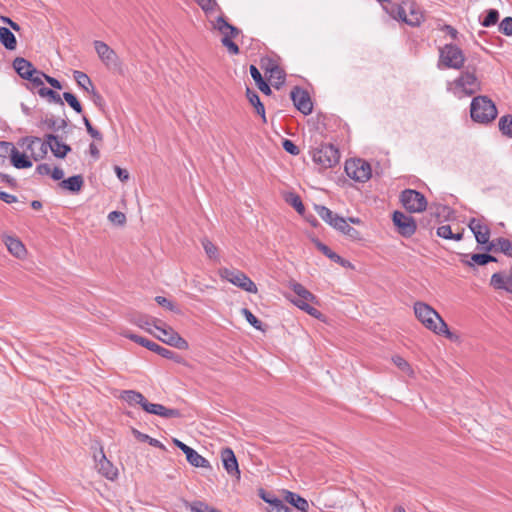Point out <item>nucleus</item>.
Masks as SVG:
<instances>
[{
  "mask_svg": "<svg viewBox=\"0 0 512 512\" xmlns=\"http://www.w3.org/2000/svg\"><path fill=\"white\" fill-rule=\"evenodd\" d=\"M414 313L416 318L435 334L444 335L451 341L458 339V336L449 330L446 322L430 305L424 302H416L414 304Z\"/></svg>",
  "mask_w": 512,
  "mask_h": 512,
  "instance_id": "nucleus-1",
  "label": "nucleus"
},
{
  "mask_svg": "<svg viewBox=\"0 0 512 512\" xmlns=\"http://www.w3.org/2000/svg\"><path fill=\"white\" fill-rule=\"evenodd\" d=\"M471 118L478 123H489L497 116L495 104L486 96L473 98L470 106Z\"/></svg>",
  "mask_w": 512,
  "mask_h": 512,
  "instance_id": "nucleus-2",
  "label": "nucleus"
},
{
  "mask_svg": "<svg viewBox=\"0 0 512 512\" xmlns=\"http://www.w3.org/2000/svg\"><path fill=\"white\" fill-rule=\"evenodd\" d=\"M211 23L213 29L219 31L222 34V45L227 48L230 54L237 55L239 53V47L235 42H233L232 39L240 34V30L237 27L229 24L223 16L217 17Z\"/></svg>",
  "mask_w": 512,
  "mask_h": 512,
  "instance_id": "nucleus-3",
  "label": "nucleus"
},
{
  "mask_svg": "<svg viewBox=\"0 0 512 512\" xmlns=\"http://www.w3.org/2000/svg\"><path fill=\"white\" fill-rule=\"evenodd\" d=\"M390 14L394 19L401 20L410 26H418L423 21V13L414 3L394 5Z\"/></svg>",
  "mask_w": 512,
  "mask_h": 512,
  "instance_id": "nucleus-4",
  "label": "nucleus"
},
{
  "mask_svg": "<svg viewBox=\"0 0 512 512\" xmlns=\"http://www.w3.org/2000/svg\"><path fill=\"white\" fill-rule=\"evenodd\" d=\"M153 327L158 331V334L154 335L163 343L181 350L188 349V342L170 326H167L161 321H154Z\"/></svg>",
  "mask_w": 512,
  "mask_h": 512,
  "instance_id": "nucleus-5",
  "label": "nucleus"
},
{
  "mask_svg": "<svg viewBox=\"0 0 512 512\" xmlns=\"http://www.w3.org/2000/svg\"><path fill=\"white\" fill-rule=\"evenodd\" d=\"M221 279L241 288L249 293H257L255 283L242 271L237 269L221 268L218 271Z\"/></svg>",
  "mask_w": 512,
  "mask_h": 512,
  "instance_id": "nucleus-6",
  "label": "nucleus"
},
{
  "mask_svg": "<svg viewBox=\"0 0 512 512\" xmlns=\"http://www.w3.org/2000/svg\"><path fill=\"white\" fill-rule=\"evenodd\" d=\"M312 159L321 168L327 169L338 164L340 155L332 144H323L312 151Z\"/></svg>",
  "mask_w": 512,
  "mask_h": 512,
  "instance_id": "nucleus-7",
  "label": "nucleus"
},
{
  "mask_svg": "<svg viewBox=\"0 0 512 512\" xmlns=\"http://www.w3.org/2000/svg\"><path fill=\"white\" fill-rule=\"evenodd\" d=\"M453 92L457 97L469 96L480 90V82L474 72L465 71L453 82Z\"/></svg>",
  "mask_w": 512,
  "mask_h": 512,
  "instance_id": "nucleus-8",
  "label": "nucleus"
},
{
  "mask_svg": "<svg viewBox=\"0 0 512 512\" xmlns=\"http://www.w3.org/2000/svg\"><path fill=\"white\" fill-rule=\"evenodd\" d=\"M465 56L462 50L453 44H446L440 49L439 66L446 68L460 69L463 67Z\"/></svg>",
  "mask_w": 512,
  "mask_h": 512,
  "instance_id": "nucleus-9",
  "label": "nucleus"
},
{
  "mask_svg": "<svg viewBox=\"0 0 512 512\" xmlns=\"http://www.w3.org/2000/svg\"><path fill=\"white\" fill-rule=\"evenodd\" d=\"M348 177L358 182H366L372 175L371 166L363 159H350L345 163Z\"/></svg>",
  "mask_w": 512,
  "mask_h": 512,
  "instance_id": "nucleus-10",
  "label": "nucleus"
},
{
  "mask_svg": "<svg viewBox=\"0 0 512 512\" xmlns=\"http://www.w3.org/2000/svg\"><path fill=\"white\" fill-rule=\"evenodd\" d=\"M400 200L405 209L410 213L422 212L427 207V200L425 196L413 189H406L402 191Z\"/></svg>",
  "mask_w": 512,
  "mask_h": 512,
  "instance_id": "nucleus-11",
  "label": "nucleus"
},
{
  "mask_svg": "<svg viewBox=\"0 0 512 512\" xmlns=\"http://www.w3.org/2000/svg\"><path fill=\"white\" fill-rule=\"evenodd\" d=\"M95 51L102 63L109 69H116L120 66L117 53L110 48L105 42L95 40L93 42Z\"/></svg>",
  "mask_w": 512,
  "mask_h": 512,
  "instance_id": "nucleus-12",
  "label": "nucleus"
},
{
  "mask_svg": "<svg viewBox=\"0 0 512 512\" xmlns=\"http://www.w3.org/2000/svg\"><path fill=\"white\" fill-rule=\"evenodd\" d=\"M122 335L124 337L138 343L139 345L149 349L150 351L156 352L157 354L161 355L162 357H164L166 359H173L175 356V353L172 350L162 347V346L158 345L157 343L148 340L147 338L138 336L129 331L122 332Z\"/></svg>",
  "mask_w": 512,
  "mask_h": 512,
  "instance_id": "nucleus-13",
  "label": "nucleus"
},
{
  "mask_svg": "<svg viewBox=\"0 0 512 512\" xmlns=\"http://www.w3.org/2000/svg\"><path fill=\"white\" fill-rule=\"evenodd\" d=\"M392 220L400 235L410 237L415 233L417 226L411 216L395 211Z\"/></svg>",
  "mask_w": 512,
  "mask_h": 512,
  "instance_id": "nucleus-14",
  "label": "nucleus"
},
{
  "mask_svg": "<svg viewBox=\"0 0 512 512\" xmlns=\"http://www.w3.org/2000/svg\"><path fill=\"white\" fill-rule=\"evenodd\" d=\"M291 99L295 107L304 115H308L312 112L313 105L309 94L305 90L299 87L293 88L291 91Z\"/></svg>",
  "mask_w": 512,
  "mask_h": 512,
  "instance_id": "nucleus-15",
  "label": "nucleus"
},
{
  "mask_svg": "<svg viewBox=\"0 0 512 512\" xmlns=\"http://www.w3.org/2000/svg\"><path fill=\"white\" fill-rule=\"evenodd\" d=\"M469 228L475 235L477 243L481 245L488 246L491 242H489L490 238V229L489 227L483 222L482 219L478 218H472L469 221Z\"/></svg>",
  "mask_w": 512,
  "mask_h": 512,
  "instance_id": "nucleus-16",
  "label": "nucleus"
},
{
  "mask_svg": "<svg viewBox=\"0 0 512 512\" xmlns=\"http://www.w3.org/2000/svg\"><path fill=\"white\" fill-rule=\"evenodd\" d=\"M96 461V468L100 474L109 480H114L118 471L114 465L106 458L103 449L101 448L98 455L94 456Z\"/></svg>",
  "mask_w": 512,
  "mask_h": 512,
  "instance_id": "nucleus-17",
  "label": "nucleus"
},
{
  "mask_svg": "<svg viewBox=\"0 0 512 512\" xmlns=\"http://www.w3.org/2000/svg\"><path fill=\"white\" fill-rule=\"evenodd\" d=\"M221 459L223 462L224 469L231 476L240 477V470L238 467V462L236 456L232 449L224 448L221 451Z\"/></svg>",
  "mask_w": 512,
  "mask_h": 512,
  "instance_id": "nucleus-18",
  "label": "nucleus"
},
{
  "mask_svg": "<svg viewBox=\"0 0 512 512\" xmlns=\"http://www.w3.org/2000/svg\"><path fill=\"white\" fill-rule=\"evenodd\" d=\"M45 138L48 140L50 150L57 158H64L71 150L69 145L60 142L58 137L54 134H47Z\"/></svg>",
  "mask_w": 512,
  "mask_h": 512,
  "instance_id": "nucleus-19",
  "label": "nucleus"
},
{
  "mask_svg": "<svg viewBox=\"0 0 512 512\" xmlns=\"http://www.w3.org/2000/svg\"><path fill=\"white\" fill-rule=\"evenodd\" d=\"M13 68L23 79L32 77L36 72V69L32 63L22 57H17L14 59Z\"/></svg>",
  "mask_w": 512,
  "mask_h": 512,
  "instance_id": "nucleus-20",
  "label": "nucleus"
},
{
  "mask_svg": "<svg viewBox=\"0 0 512 512\" xmlns=\"http://www.w3.org/2000/svg\"><path fill=\"white\" fill-rule=\"evenodd\" d=\"M485 250L502 252L506 256L512 258V242L509 239L503 237L494 239L488 246L485 247Z\"/></svg>",
  "mask_w": 512,
  "mask_h": 512,
  "instance_id": "nucleus-21",
  "label": "nucleus"
},
{
  "mask_svg": "<svg viewBox=\"0 0 512 512\" xmlns=\"http://www.w3.org/2000/svg\"><path fill=\"white\" fill-rule=\"evenodd\" d=\"M331 226L352 239H357L359 237V232L351 227L345 218L339 215L334 218V222Z\"/></svg>",
  "mask_w": 512,
  "mask_h": 512,
  "instance_id": "nucleus-22",
  "label": "nucleus"
},
{
  "mask_svg": "<svg viewBox=\"0 0 512 512\" xmlns=\"http://www.w3.org/2000/svg\"><path fill=\"white\" fill-rule=\"evenodd\" d=\"M331 226L352 239H357L359 237V232L351 227L345 218L339 215L334 218V222Z\"/></svg>",
  "mask_w": 512,
  "mask_h": 512,
  "instance_id": "nucleus-23",
  "label": "nucleus"
},
{
  "mask_svg": "<svg viewBox=\"0 0 512 512\" xmlns=\"http://www.w3.org/2000/svg\"><path fill=\"white\" fill-rule=\"evenodd\" d=\"M84 185V179L81 175H74L60 182L59 186L71 193H78Z\"/></svg>",
  "mask_w": 512,
  "mask_h": 512,
  "instance_id": "nucleus-24",
  "label": "nucleus"
},
{
  "mask_svg": "<svg viewBox=\"0 0 512 512\" xmlns=\"http://www.w3.org/2000/svg\"><path fill=\"white\" fill-rule=\"evenodd\" d=\"M284 499L286 502L294 506L300 512H307L309 508L308 501L301 497L300 495L291 492L285 491Z\"/></svg>",
  "mask_w": 512,
  "mask_h": 512,
  "instance_id": "nucleus-25",
  "label": "nucleus"
},
{
  "mask_svg": "<svg viewBox=\"0 0 512 512\" xmlns=\"http://www.w3.org/2000/svg\"><path fill=\"white\" fill-rule=\"evenodd\" d=\"M291 302L294 305H296L298 308H300L301 310L305 311L310 316H313L314 318L320 319L322 317V313L318 309H316L310 305V303H317V299L316 300H304L301 298H295V299H291Z\"/></svg>",
  "mask_w": 512,
  "mask_h": 512,
  "instance_id": "nucleus-26",
  "label": "nucleus"
},
{
  "mask_svg": "<svg viewBox=\"0 0 512 512\" xmlns=\"http://www.w3.org/2000/svg\"><path fill=\"white\" fill-rule=\"evenodd\" d=\"M316 247L321 251L325 256L331 259L333 262L340 264L343 267L350 266L349 261L343 259L341 256L333 252L327 245L323 244L319 240H314Z\"/></svg>",
  "mask_w": 512,
  "mask_h": 512,
  "instance_id": "nucleus-27",
  "label": "nucleus"
},
{
  "mask_svg": "<svg viewBox=\"0 0 512 512\" xmlns=\"http://www.w3.org/2000/svg\"><path fill=\"white\" fill-rule=\"evenodd\" d=\"M0 42L8 50L12 51L16 49V37L11 30L6 27H0Z\"/></svg>",
  "mask_w": 512,
  "mask_h": 512,
  "instance_id": "nucleus-28",
  "label": "nucleus"
},
{
  "mask_svg": "<svg viewBox=\"0 0 512 512\" xmlns=\"http://www.w3.org/2000/svg\"><path fill=\"white\" fill-rule=\"evenodd\" d=\"M288 287L296 294L297 298L304 300H316V296L308 291L302 284L291 280L288 283Z\"/></svg>",
  "mask_w": 512,
  "mask_h": 512,
  "instance_id": "nucleus-29",
  "label": "nucleus"
},
{
  "mask_svg": "<svg viewBox=\"0 0 512 512\" xmlns=\"http://www.w3.org/2000/svg\"><path fill=\"white\" fill-rule=\"evenodd\" d=\"M5 244L9 252L14 256L18 258L24 256L26 249L20 240L13 237H7Z\"/></svg>",
  "mask_w": 512,
  "mask_h": 512,
  "instance_id": "nucleus-30",
  "label": "nucleus"
},
{
  "mask_svg": "<svg viewBox=\"0 0 512 512\" xmlns=\"http://www.w3.org/2000/svg\"><path fill=\"white\" fill-rule=\"evenodd\" d=\"M12 165L17 169H24L32 167V162L28 159V157L20 153L16 148L10 157Z\"/></svg>",
  "mask_w": 512,
  "mask_h": 512,
  "instance_id": "nucleus-31",
  "label": "nucleus"
},
{
  "mask_svg": "<svg viewBox=\"0 0 512 512\" xmlns=\"http://www.w3.org/2000/svg\"><path fill=\"white\" fill-rule=\"evenodd\" d=\"M266 73L269 74L270 80H275L277 84H282L285 79L284 71L274 64L273 62L269 61L268 64L265 66Z\"/></svg>",
  "mask_w": 512,
  "mask_h": 512,
  "instance_id": "nucleus-32",
  "label": "nucleus"
},
{
  "mask_svg": "<svg viewBox=\"0 0 512 512\" xmlns=\"http://www.w3.org/2000/svg\"><path fill=\"white\" fill-rule=\"evenodd\" d=\"M187 461L194 467L210 468L209 461L201 456L197 451L191 449L186 454Z\"/></svg>",
  "mask_w": 512,
  "mask_h": 512,
  "instance_id": "nucleus-33",
  "label": "nucleus"
},
{
  "mask_svg": "<svg viewBox=\"0 0 512 512\" xmlns=\"http://www.w3.org/2000/svg\"><path fill=\"white\" fill-rule=\"evenodd\" d=\"M246 95L250 104L256 109L257 114L261 115L265 121V108L262 102L260 101L257 92L251 90L250 88H247Z\"/></svg>",
  "mask_w": 512,
  "mask_h": 512,
  "instance_id": "nucleus-34",
  "label": "nucleus"
},
{
  "mask_svg": "<svg viewBox=\"0 0 512 512\" xmlns=\"http://www.w3.org/2000/svg\"><path fill=\"white\" fill-rule=\"evenodd\" d=\"M250 74L253 80L256 82L259 90L264 94L269 95L271 93V89L269 85L263 80L262 75L256 66H250Z\"/></svg>",
  "mask_w": 512,
  "mask_h": 512,
  "instance_id": "nucleus-35",
  "label": "nucleus"
},
{
  "mask_svg": "<svg viewBox=\"0 0 512 512\" xmlns=\"http://www.w3.org/2000/svg\"><path fill=\"white\" fill-rule=\"evenodd\" d=\"M120 397L130 405L139 404L141 407L146 399L140 392L134 390H124Z\"/></svg>",
  "mask_w": 512,
  "mask_h": 512,
  "instance_id": "nucleus-36",
  "label": "nucleus"
},
{
  "mask_svg": "<svg viewBox=\"0 0 512 512\" xmlns=\"http://www.w3.org/2000/svg\"><path fill=\"white\" fill-rule=\"evenodd\" d=\"M315 211L319 217L330 226L333 224L334 218L338 216V214H335L333 211L323 205H315Z\"/></svg>",
  "mask_w": 512,
  "mask_h": 512,
  "instance_id": "nucleus-37",
  "label": "nucleus"
},
{
  "mask_svg": "<svg viewBox=\"0 0 512 512\" xmlns=\"http://www.w3.org/2000/svg\"><path fill=\"white\" fill-rule=\"evenodd\" d=\"M203 249L209 259L219 261V251L216 245H214L208 238L201 240Z\"/></svg>",
  "mask_w": 512,
  "mask_h": 512,
  "instance_id": "nucleus-38",
  "label": "nucleus"
},
{
  "mask_svg": "<svg viewBox=\"0 0 512 512\" xmlns=\"http://www.w3.org/2000/svg\"><path fill=\"white\" fill-rule=\"evenodd\" d=\"M73 78L76 81L78 87L82 90L91 87L92 81L86 73L75 70L73 72Z\"/></svg>",
  "mask_w": 512,
  "mask_h": 512,
  "instance_id": "nucleus-39",
  "label": "nucleus"
},
{
  "mask_svg": "<svg viewBox=\"0 0 512 512\" xmlns=\"http://www.w3.org/2000/svg\"><path fill=\"white\" fill-rule=\"evenodd\" d=\"M490 284L495 289H503L509 292L508 284H506V276L502 273H494L491 277Z\"/></svg>",
  "mask_w": 512,
  "mask_h": 512,
  "instance_id": "nucleus-40",
  "label": "nucleus"
},
{
  "mask_svg": "<svg viewBox=\"0 0 512 512\" xmlns=\"http://www.w3.org/2000/svg\"><path fill=\"white\" fill-rule=\"evenodd\" d=\"M286 201L300 214L303 215L305 211V207L302 203L300 196L294 193H290L286 197Z\"/></svg>",
  "mask_w": 512,
  "mask_h": 512,
  "instance_id": "nucleus-41",
  "label": "nucleus"
},
{
  "mask_svg": "<svg viewBox=\"0 0 512 512\" xmlns=\"http://www.w3.org/2000/svg\"><path fill=\"white\" fill-rule=\"evenodd\" d=\"M499 129L501 132L512 138V116H503L499 120Z\"/></svg>",
  "mask_w": 512,
  "mask_h": 512,
  "instance_id": "nucleus-42",
  "label": "nucleus"
},
{
  "mask_svg": "<svg viewBox=\"0 0 512 512\" xmlns=\"http://www.w3.org/2000/svg\"><path fill=\"white\" fill-rule=\"evenodd\" d=\"M38 93L41 97H48L50 99V101L63 105V101H62L60 95L52 89H49L46 87H41L39 89Z\"/></svg>",
  "mask_w": 512,
  "mask_h": 512,
  "instance_id": "nucleus-43",
  "label": "nucleus"
},
{
  "mask_svg": "<svg viewBox=\"0 0 512 512\" xmlns=\"http://www.w3.org/2000/svg\"><path fill=\"white\" fill-rule=\"evenodd\" d=\"M63 98L75 112L82 113V106L74 94L64 92Z\"/></svg>",
  "mask_w": 512,
  "mask_h": 512,
  "instance_id": "nucleus-44",
  "label": "nucleus"
},
{
  "mask_svg": "<svg viewBox=\"0 0 512 512\" xmlns=\"http://www.w3.org/2000/svg\"><path fill=\"white\" fill-rule=\"evenodd\" d=\"M393 363L403 372L408 374L409 376L413 375V370L410 366V364L401 356H394L392 358Z\"/></svg>",
  "mask_w": 512,
  "mask_h": 512,
  "instance_id": "nucleus-45",
  "label": "nucleus"
},
{
  "mask_svg": "<svg viewBox=\"0 0 512 512\" xmlns=\"http://www.w3.org/2000/svg\"><path fill=\"white\" fill-rule=\"evenodd\" d=\"M498 18H499L498 11L495 9H490L487 11V14L484 17V19L481 21V24L484 27H490L497 23Z\"/></svg>",
  "mask_w": 512,
  "mask_h": 512,
  "instance_id": "nucleus-46",
  "label": "nucleus"
},
{
  "mask_svg": "<svg viewBox=\"0 0 512 512\" xmlns=\"http://www.w3.org/2000/svg\"><path fill=\"white\" fill-rule=\"evenodd\" d=\"M192 512H221L218 509L208 506L201 501H195L189 505Z\"/></svg>",
  "mask_w": 512,
  "mask_h": 512,
  "instance_id": "nucleus-47",
  "label": "nucleus"
},
{
  "mask_svg": "<svg viewBox=\"0 0 512 512\" xmlns=\"http://www.w3.org/2000/svg\"><path fill=\"white\" fill-rule=\"evenodd\" d=\"M242 314L249 324L258 330H262L261 321L247 308L242 309Z\"/></svg>",
  "mask_w": 512,
  "mask_h": 512,
  "instance_id": "nucleus-48",
  "label": "nucleus"
},
{
  "mask_svg": "<svg viewBox=\"0 0 512 512\" xmlns=\"http://www.w3.org/2000/svg\"><path fill=\"white\" fill-rule=\"evenodd\" d=\"M15 148L16 147L11 142L1 141L0 142V159L4 160L7 157H11Z\"/></svg>",
  "mask_w": 512,
  "mask_h": 512,
  "instance_id": "nucleus-49",
  "label": "nucleus"
},
{
  "mask_svg": "<svg viewBox=\"0 0 512 512\" xmlns=\"http://www.w3.org/2000/svg\"><path fill=\"white\" fill-rule=\"evenodd\" d=\"M154 321H157V320L156 319H150L148 317H139L138 319H136L134 321V323L138 327H140V328L146 330L147 332H149L150 334H154L153 331H152V328H151V327H153Z\"/></svg>",
  "mask_w": 512,
  "mask_h": 512,
  "instance_id": "nucleus-50",
  "label": "nucleus"
},
{
  "mask_svg": "<svg viewBox=\"0 0 512 512\" xmlns=\"http://www.w3.org/2000/svg\"><path fill=\"white\" fill-rule=\"evenodd\" d=\"M162 407H163L162 404L150 403L149 401H147V399H145V401L142 403V408L144 411H146L147 413H150V414L158 415V416L161 413Z\"/></svg>",
  "mask_w": 512,
  "mask_h": 512,
  "instance_id": "nucleus-51",
  "label": "nucleus"
},
{
  "mask_svg": "<svg viewBox=\"0 0 512 512\" xmlns=\"http://www.w3.org/2000/svg\"><path fill=\"white\" fill-rule=\"evenodd\" d=\"M471 260L477 265H485L489 262L496 261V258L490 254H473Z\"/></svg>",
  "mask_w": 512,
  "mask_h": 512,
  "instance_id": "nucleus-52",
  "label": "nucleus"
},
{
  "mask_svg": "<svg viewBox=\"0 0 512 512\" xmlns=\"http://www.w3.org/2000/svg\"><path fill=\"white\" fill-rule=\"evenodd\" d=\"M155 301L162 307L170 310V311H173V312H176V313H179V309L177 308V306L170 300H168L167 298L163 297V296H156L155 297Z\"/></svg>",
  "mask_w": 512,
  "mask_h": 512,
  "instance_id": "nucleus-53",
  "label": "nucleus"
},
{
  "mask_svg": "<svg viewBox=\"0 0 512 512\" xmlns=\"http://www.w3.org/2000/svg\"><path fill=\"white\" fill-rule=\"evenodd\" d=\"M22 142H23V144L26 145V149L28 151H30L32 156L34 157V155L36 153L34 146L37 145L38 143H40V138L34 137V136L25 137L22 139Z\"/></svg>",
  "mask_w": 512,
  "mask_h": 512,
  "instance_id": "nucleus-54",
  "label": "nucleus"
},
{
  "mask_svg": "<svg viewBox=\"0 0 512 512\" xmlns=\"http://www.w3.org/2000/svg\"><path fill=\"white\" fill-rule=\"evenodd\" d=\"M499 30L507 36H512V17H505L499 25Z\"/></svg>",
  "mask_w": 512,
  "mask_h": 512,
  "instance_id": "nucleus-55",
  "label": "nucleus"
},
{
  "mask_svg": "<svg viewBox=\"0 0 512 512\" xmlns=\"http://www.w3.org/2000/svg\"><path fill=\"white\" fill-rule=\"evenodd\" d=\"M108 219L112 223L122 225L126 221V216L124 213H122L120 211H112L108 214Z\"/></svg>",
  "mask_w": 512,
  "mask_h": 512,
  "instance_id": "nucleus-56",
  "label": "nucleus"
},
{
  "mask_svg": "<svg viewBox=\"0 0 512 512\" xmlns=\"http://www.w3.org/2000/svg\"><path fill=\"white\" fill-rule=\"evenodd\" d=\"M83 122L87 129V132L90 134L91 137H93L96 140H102L101 133L92 126L87 117H83Z\"/></svg>",
  "mask_w": 512,
  "mask_h": 512,
  "instance_id": "nucleus-57",
  "label": "nucleus"
},
{
  "mask_svg": "<svg viewBox=\"0 0 512 512\" xmlns=\"http://www.w3.org/2000/svg\"><path fill=\"white\" fill-rule=\"evenodd\" d=\"M37 145H39V151L36 152L35 155H34V160L35 161L43 159L46 156V154L48 152V149H50L49 148V144H48V140H46L44 142H42L40 140V143H38Z\"/></svg>",
  "mask_w": 512,
  "mask_h": 512,
  "instance_id": "nucleus-58",
  "label": "nucleus"
},
{
  "mask_svg": "<svg viewBox=\"0 0 512 512\" xmlns=\"http://www.w3.org/2000/svg\"><path fill=\"white\" fill-rule=\"evenodd\" d=\"M282 146L283 149L291 155H298L300 153L299 148L289 139H285Z\"/></svg>",
  "mask_w": 512,
  "mask_h": 512,
  "instance_id": "nucleus-59",
  "label": "nucleus"
},
{
  "mask_svg": "<svg viewBox=\"0 0 512 512\" xmlns=\"http://www.w3.org/2000/svg\"><path fill=\"white\" fill-rule=\"evenodd\" d=\"M436 233L439 237L448 239V240L452 239V237H453V232L451 230L450 225H442V226L438 227Z\"/></svg>",
  "mask_w": 512,
  "mask_h": 512,
  "instance_id": "nucleus-60",
  "label": "nucleus"
},
{
  "mask_svg": "<svg viewBox=\"0 0 512 512\" xmlns=\"http://www.w3.org/2000/svg\"><path fill=\"white\" fill-rule=\"evenodd\" d=\"M197 2L205 12H212L217 7L215 0H197Z\"/></svg>",
  "mask_w": 512,
  "mask_h": 512,
  "instance_id": "nucleus-61",
  "label": "nucleus"
},
{
  "mask_svg": "<svg viewBox=\"0 0 512 512\" xmlns=\"http://www.w3.org/2000/svg\"><path fill=\"white\" fill-rule=\"evenodd\" d=\"M161 417L163 418H176V417H180L181 416V413L179 410L177 409H170V408H166L164 405L162 407V410H161V413L160 415Z\"/></svg>",
  "mask_w": 512,
  "mask_h": 512,
  "instance_id": "nucleus-62",
  "label": "nucleus"
},
{
  "mask_svg": "<svg viewBox=\"0 0 512 512\" xmlns=\"http://www.w3.org/2000/svg\"><path fill=\"white\" fill-rule=\"evenodd\" d=\"M46 74L43 72H40L36 69L35 75H33L30 78H27V80L31 81L35 86H43L44 82L43 79H45Z\"/></svg>",
  "mask_w": 512,
  "mask_h": 512,
  "instance_id": "nucleus-63",
  "label": "nucleus"
},
{
  "mask_svg": "<svg viewBox=\"0 0 512 512\" xmlns=\"http://www.w3.org/2000/svg\"><path fill=\"white\" fill-rule=\"evenodd\" d=\"M270 512H293L291 508L283 503V501H277L275 507H272Z\"/></svg>",
  "mask_w": 512,
  "mask_h": 512,
  "instance_id": "nucleus-64",
  "label": "nucleus"
}]
</instances>
